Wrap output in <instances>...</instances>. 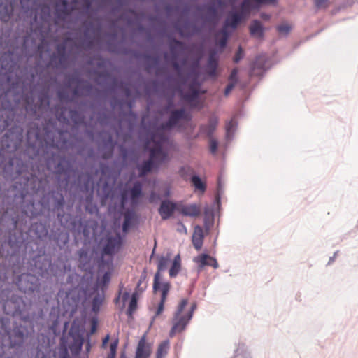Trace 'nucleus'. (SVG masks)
<instances>
[{
  "mask_svg": "<svg viewBox=\"0 0 358 358\" xmlns=\"http://www.w3.org/2000/svg\"><path fill=\"white\" fill-rule=\"evenodd\" d=\"M44 136L42 138L41 129L36 126H30L27 130V138L28 145L35 150V155H44L47 168L58 175L65 176V186L68 185L71 164L66 157L61 156L62 150L73 147L74 138L66 131L48 130L45 127Z\"/></svg>",
  "mask_w": 358,
  "mask_h": 358,
  "instance_id": "1",
  "label": "nucleus"
},
{
  "mask_svg": "<svg viewBox=\"0 0 358 358\" xmlns=\"http://www.w3.org/2000/svg\"><path fill=\"white\" fill-rule=\"evenodd\" d=\"M94 87L88 81L82 80L77 74L66 75L64 87L57 90V94L62 103H74L80 96L92 95Z\"/></svg>",
  "mask_w": 358,
  "mask_h": 358,
  "instance_id": "2",
  "label": "nucleus"
},
{
  "mask_svg": "<svg viewBox=\"0 0 358 358\" xmlns=\"http://www.w3.org/2000/svg\"><path fill=\"white\" fill-rule=\"evenodd\" d=\"M83 37L80 38L78 45L72 38L66 37L62 43L56 45V52L54 54L62 55L66 53L68 48L74 46H76L78 50H91L95 43L99 41L101 29L100 28L96 27L93 23L87 22L83 23Z\"/></svg>",
  "mask_w": 358,
  "mask_h": 358,
  "instance_id": "3",
  "label": "nucleus"
},
{
  "mask_svg": "<svg viewBox=\"0 0 358 358\" xmlns=\"http://www.w3.org/2000/svg\"><path fill=\"white\" fill-rule=\"evenodd\" d=\"M23 129L19 126H15L8 129L2 140V149L0 150V165L5 159L4 152H15L20 145L23 138Z\"/></svg>",
  "mask_w": 358,
  "mask_h": 358,
  "instance_id": "4",
  "label": "nucleus"
},
{
  "mask_svg": "<svg viewBox=\"0 0 358 358\" xmlns=\"http://www.w3.org/2000/svg\"><path fill=\"white\" fill-rule=\"evenodd\" d=\"M152 141L154 146L150 150V159L156 166H159L168 161L169 157L167 152L163 150L164 144L168 141V137L163 133L162 129H158L152 136Z\"/></svg>",
  "mask_w": 358,
  "mask_h": 358,
  "instance_id": "5",
  "label": "nucleus"
},
{
  "mask_svg": "<svg viewBox=\"0 0 358 358\" xmlns=\"http://www.w3.org/2000/svg\"><path fill=\"white\" fill-rule=\"evenodd\" d=\"M188 301L186 299L181 300L177 310L174 313L172 319V328L169 332V336L173 337L176 334L182 332L189 321L192 320L191 315H187L184 313V309L187 305Z\"/></svg>",
  "mask_w": 358,
  "mask_h": 358,
  "instance_id": "6",
  "label": "nucleus"
},
{
  "mask_svg": "<svg viewBox=\"0 0 358 358\" xmlns=\"http://www.w3.org/2000/svg\"><path fill=\"white\" fill-rule=\"evenodd\" d=\"M196 16L199 19L203 27H215L219 20L217 8L213 3H206L196 7Z\"/></svg>",
  "mask_w": 358,
  "mask_h": 358,
  "instance_id": "7",
  "label": "nucleus"
},
{
  "mask_svg": "<svg viewBox=\"0 0 358 358\" xmlns=\"http://www.w3.org/2000/svg\"><path fill=\"white\" fill-rule=\"evenodd\" d=\"M114 87L118 94H121L125 98V100H119L113 97L110 102L111 108L113 110H115L117 108L122 109L126 105L129 113L131 114L132 102L130 100L131 96V85L123 82L118 83L115 80L114 81Z\"/></svg>",
  "mask_w": 358,
  "mask_h": 358,
  "instance_id": "8",
  "label": "nucleus"
},
{
  "mask_svg": "<svg viewBox=\"0 0 358 358\" xmlns=\"http://www.w3.org/2000/svg\"><path fill=\"white\" fill-rule=\"evenodd\" d=\"M122 244V239L120 234L115 236H108L103 241V248L101 250V262L103 263V257L109 256V260L107 261L108 268L112 264L113 255L119 251Z\"/></svg>",
  "mask_w": 358,
  "mask_h": 358,
  "instance_id": "9",
  "label": "nucleus"
},
{
  "mask_svg": "<svg viewBox=\"0 0 358 358\" xmlns=\"http://www.w3.org/2000/svg\"><path fill=\"white\" fill-rule=\"evenodd\" d=\"M3 280L0 275V287H2ZM10 291L8 289H1L0 293V303L2 304L3 310L6 314L14 315L20 311V303L22 302V298L16 296H13L9 299Z\"/></svg>",
  "mask_w": 358,
  "mask_h": 358,
  "instance_id": "10",
  "label": "nucleus"
},
{
  "mask_svg": "<svg viewBox=\"0 0 358 358\" xmlns=\"http://www.w3.org/2000/svg\"><path fill=\"white\" fill-rule=\"evenodd\" d=\"M69 336L73 341L69 345V349L73 356H78L84 343L83 328L73 322L69 331Z\"/></svg>",
  "mask_w": 358,
  "mask_h": 358,
  "instance_id": "11",
  "label": "nucleus"
},
{
  "mask_svg": "<svg viewBox=\"0 0 358 358\" xmlns=\"http://www.w3.org/2000/svg\"><path fill=\"white\" fill-rule=\"evenodd\" d=\"M78 0H57L55 4V16L57 20H65L77 9Z\"/></svg>",
  "mask_w": 358,
  "mask_h": 358,
  "instance_id": "12",
  "label": "nucleus"
},
{
  "mask_svg": "<svg viewBox=\"0 0 358 358\" xmlns=\"http://www.w3.org/2000/svg\"><path fill=\"white\" fill-rule=\"evenodd\" d=\"M57 119L63 123H66L71 119L75 124H80L84 122V116L75 110H68L66 108L57 106L55 108Z\"/></svg>",
  "mask_w": 358,
  "mask_h": 358,
  "instance_id": "13",
  "label": "nucleus"
},
{
  "mask_svg": "<svg viewBox=\"0 0 358 358\" xmlns=\"http://www.w3.org/2000/svg\"><path fill=\"white\" fill-rule=\"evenodd\" d=\"M143 195V185L141 182L136 181L134 183L132 187L129 189H124L121 192V202L124 204L129 199L132 206H136L139 202V199Z\"/></svg>",
  "mask_w": 358,
  "mask_h": 358,
  "instance_id": "14",
  "label": "nucleus"
},
{
  "mask_svg": "<svg viewBox=\"0 0 358 358\" xmlns=\"http://www.w3.org/2000/svg\"><path fill=\"white\" fill-rule=\"evenodd\" d=\"M100 137L101 141L99 144V150L102 158L104 159H109L113 155L115 143L113 141V136L109 132H101Z\"/></svg>",
  "mask_w": 358,
  "mask_h": 358,
  "instance_id": "15",
  "label": "nucleus"
},
{
  "mask_svg": "<svg viewBox=\"0 0 358 358\" xmlns=\"http://www.w3.org/2000/svg\"><path fill=\"white\" fill-rule=\"evenodd\" d=\"M38 278L29 273H22L15 282L18 289L24 293L33 292L38 285Z\"/></svg>",
  "mask_w": 358,
  "mask_h": 358,
  "instance_id": "16",
  "label": "nucleus"
},
{
  "mask_svg": "<svg viewBox=\"0 0 358 358\" xmlns=\"http://www.w3.org/2000/svg\"><path fill=\"white\" fill-rule=\"evenodd\" d=\"M250 13V10H245L243 7V2L240 5V10L231 11L224 22L222 29L227 30L228 27L236 29L238 24Z\"/></svg>",
  "mask_w": 358,
  "mask_h": 358,
  "instance_id": "17",
  "label": "nucleus"
},
{
  "mask_svg": "<svg viewBox=\"0 0 358 358\" xmlns=\"http://www.w3.org/2000/svg\"><path fill=\"white\" fill-rule=\"evenodd\" d=\"M34 99L32 97L27 96L26 99L27 103V110H31L34 113H36L38 110L40 109H46L49 108L50 106V98L48 95V92L46 90H41L38 95V102L36 104L34 103Z\"/></svg>",
  "mask_w": 358,
  "mask_h": 358,
  "instance_id": "18",
  "label": "nucleus"
},
{
  "mask_svg": "<svg viewBox=\"0 0 358 358\" xmlns=\"http://www.w3.org/2000/svg\"><path fill=\"white\" fill-rule=\"evenodd\" d=\"M194 78L189 83L188 90L184 94V99L189 102L194 101L201 94H205L206 90L201 89V83L197 76L194 72Z\"/></svg>",
  "mask_w": 358,
  "mask_h": 358,
  "instance_id": "19",
  "label": "nucleus"
},
{
  "mask_svg": "<svg viewBox=\"0 0 358 358\" xmlns=\"http://www.w3.org/2000/svg\"><path fill=\"white\" fill-rule=\"evenodd\" d=\"M187 114L184 108L173 110L171 112L167 122L162 124V129L169 130L176 127L181 120H187Z\"/></svg>",
  "mask_w": 358,
  "mask_h": 358,
  "instance_id": "20",
  "label": "nucleus"
},
{
  "mask_svg": "<svg viewBox=\"0 0 358 358\" xmlns=\"http://www.w3.org/2000/svg\"><path fill=\"white\" fill-rule=\"evenodd\" d=\"M3 336H8L10 340L11 346H20L25 338L24 329L22 327H15L12 332L7 329H3Z\"/></svg>",
  "mask_w": 358,
  "mask_h": 358,
  "instance_id": "21",
  "label": "nucleus"
},
{
  "mask_svg": "<svg viewBox=\"0 0 358 358\" xmlns=\"http://www.w3.org/2000/svg\"><path fill=\"white\" fill-rule=\"evenodd\" d=\"M217 50H210L207 63L204 67L205 73L210 78H215L217 76L218 59Z\"/></svg>",
  "mask_w": 358,
  "mask_h": 358,
  "instance_id": "22",
  "label": "nucleus"
},
{
  "mask_svg": "<svg viewBox=\"0 0 358 358\" xmlns=\"http://www.w3.org/2000/svg\"><path fill=\"white\" fill-rule=\"evenodd\" d=\"M143 59L145 70L148 73H151V71L155 69L156 76L162 74L163 69L159 66L160 59L159 56H151L149 54H143Z\"/></svg>",
  "mask_w": 358,
  "mask_h": 358,
  "instance_id": "23",
  "label": "nucleus"
},
{
  "mask_svg": "<svg viewBox=\"0 0 358 358\" xmlns=\"http://www.w3.org/2000/svg\"><path fill=\"white\" fill-rule=\"evenodd\" d=\"M19 60V56L15 55L14 51L5 52L1 57V68L8 71H12Z\"/></svg>",
  "mask_w": 358,
  "mask_h": 358,
  "instance_id": "24",
  "label": "nucleus"
},
{
  "mask_svg": "<svg viewBox=\"0 0 358 358\" xmlns=\"http://www.w3.org/2000/svg\"><path fill=\"white\" fill-rule=\"evenodd\" d=\"M152 350V344L146 341L145 335H143L138 343L135 358H150Z\"/></svg>",
  "mask_w": 358,
  "mask_h": 358,
  "instance_id": "25",
  "label": "nucleus"
},
{
  "mask_svg": "<svg viewBox=\"0 0 358 358\" xmlns=\"http://www.w3.org/2000/svg\"><path fill=\"white\" fill-rule=\"evenodd\" d=\"M8 106L0 110V130L6 129L13 121L14 112L10 103L8 102Z\"/></svg>",
  "mask_w": 358,
  "mask_h": 358,
  "instance_id": "26",
  "label": "nucleus"
},
{
  "mask_svg": "<svg viewBox=\"0 0 358 358\" xmlns=\"http://www.w3.org/2000/svg\"><path fill=\"white\" fill-rule=\"evenodd\" d=\"M169 48L171 52V57H179L186 50L185 44L175 38H170Z\"/></svg>",
  "mask_w": 358,
  "mask_h": 358,
  "instance_id": "27",
  "label": "nucleus"
},
{
  "mask_svg": "<svg viewBox=\"0 0 358 358\" xmlns=\"http://www.w3.org/2000/svg\"><path fill=\"white\" fill-rule=\"evenodd\" d=\"M14 8L12 2L8 0H0V20L8 22L10 18Z\"/></svg>",
  "mask_w": 358,
  "mask_h": 358,
  "instance_id": "28",
  "label": "nucleus"
},
{
  "mask_svg": "<svg viewBox=\"0 0 358 358\" xmlns=\"http://www.w3.org/2000/svg\"><path fill=\"white\" fill-rule=\"evenodd\" d=\"M169 258L166 257H161L158 260L157 272L155 273L154 277L153 289L154 292H157L159 287V272L165 271L169 265Z\"/></svg>",
  "mask_w": 358,
  "mask_h": 358,
  "instance_id": "29",
  "label": "nucleus"
},
{
  "mask_svg": "<svg viewBox=\"0 0 358 358\" xmlns=\"http://www.w3.org/2000/svg\"><path fill=\"white\" fill-rule=\"evenodd\" d=\"M67 53L62 55L52 54L50 57V61L48 66L55 68H65L67 65Z\"/></svg>",
  "mask_w": 358,
  "mask_h": 358,
  "instance_id": "30",
  "label": "nucleus"
},
{
  "mask_svg": "<svg viewBox=\"0 0 358 358\" xmlns=\"http://www.w3.org/2000/svg\"><path fill=\"white\" fill-rule=\"evenodd\" d=\"M175 209L176 204L174 203L165 200L161 203L159 213L163 220H167L172 215Z\"/></svg>",
  "mask_w": 358,
  "mask_h": 358,
  "instance_id": "31",
  "label": "nucleus"
},
{
  "mask_svg": "<svg viewBox=\"0 0 358 358\" xmlns=\"http://www.w3.org/2000/svg\"><path fill=\"white\" fill-rule=\"evenodd\" d=\"M276 0H243V7L244 9L250 10V11L254 9L259 8L262 5L274 4Z\"/></svg>",
  "mask_w": 358,
  "mask_h": 358,
  "instance_id": "32",
  "label": "nucleus"
},
{
  "mask_svg": "<svg viewBox=\"0 0 358 358\" xmlns=\"http://www.w3.org/2000/svg\"><path fill=\"white\" fill-rule=\"evenodd\" d=\"M38 15L42 22H49L51 18V10L50 8L45 4L41 5L38 7L37 12L35 13L34 18V21L37 20Z\"/></svg>",
  "mask_w": 358,
  "mask_h": 358,
  "instance_id": "33",
  "label": "nucleus"
},
{
  "mask_svg": "<svg viewBox=\"0 0 358 358\" xmlns=\"http://www.w3.org/2000/svg\"><path fill=\"white\" fill-rule=\"evenodd\" d=\"M203 238L204 235L202 228L199 225L196 226L192 235V244L196 250H199L201 248Z\"/></svg>",
  "mask_w": 358,
  "mask_h": 358,
  "instance_id": "34",
  "label": "nucleus"
},
{
  "mask_svg": "<svg viewBox=\"0 0 358 358\" xmlns=\"http://www.w3.org/2000/svg\"><path fill=\"white\" fill-rule=\"evenodd\" d=\"M249 29L250 35L253 37L260 38L264 36V27L262 22L258 20H254L252 21Z\"/></svg>",
  "mask_w": 358,
  "mask_h": 358,
  "instance_id": "35",
  "label": "nucleus"
},
{
  "mask_svg": "<svg viewBox=\"0 0 358 358\" xmlns=\"http://www.w3.org/2000/svg\"><path fill=\"white\" fill-rule=\"evenodd\" d=\"M231 358H253L250 348L243 343H240L234 350Z\"/></svg>",
  "mask_w": 358,
  "mask_h": 358,
  "instance_id": "36",
  "label": "nucleus"
},
{
  "mask_svg": "<svg viewBox=\"0 0 358 358\" xmlns=\"http://www.w3.org/2000/svg\"><path fill=\"white\" fill-rule=\"evenodd\" d=\"M217 125V119L212 117L210 119L207 124H203L200 127L199 132L201 134H205L208 136H212Z\"/></svg>",
  "mask_w": 358,
  "mask_h": 358,
  "instance_id": "37",
  "label": "nucleus"
},
{
  "mask_svg": "<svg viewBox=\"0 0 358 358\" xmlns=\"http://www.w3.org/2000/svg\"><path fill=\"white\" fill-rule=\"evenodd\" d=\"M98 119L101 125H110L113 132H115L116 134L119 136L118 131L115 128H113L114 122H116V120L111 114L107 115L105 113H100Z\"/></svg>",
  "mask_w": 358,
  "mask_h": 358,
  "instance_id": "38",
  "label": "nucleus"
},
{
  "mask_svg": "<svg viewBox=\"0 0 358 358\" xmlns=\"http://www.w3.org/2000/svg\"><path fill=\"white\" fill-rule=\"evenodd\" d=\"M180 211L183 215L189 217H196L200 214V209L196 204L183 206Z\"/></svg>",
  "mask_w": 358,
  "mask_h": 358,
  "instance_id": "39",
  "label": "nucleus"
},
{
  "mask_svg": "<svg viewBox=\"0 0 358 358\" xmlns=\"http://www.w3.org/2000/svg\"><path fill=\"white\" fill-rule=\"evenodd\" d=\"M214 224L213 209L206 207L204 210V227L207 231H210Z\"/></svg>",
  "mask_w": 358,
  "mask_h": 358,
  "instance_id": "40",
  "label": "nucleus"
},
{
  "mask_svg": "<svg viewBox=\"0 0 358 358\" xmlns=\"http://www.w3.org/2000/svg\"><path fill=\"white\" fill-rule=\"evenodd\" d=\"M170 348V342L165 340L160 343L157 347L155 358H166Z\"/></svg>",
  "mask_w": 358,
  "mask_h": 358,
  "instance_id": "41",
  "label": "nucleus"
},
{
  "mask_svg": "<svg viewBox=\"0 0 358 358\" xmlns=\"http://www.w3.org/2000/svg\"><path fill=\"white\" fill-rule=\"evenodd\" d=\"M152 159L150 158L144 161L141 164L138 165L137 169L139 171V177H143L150 172L154 166Z\"/></svg>",
  "mask_w": 358,
  "mask_h": 358,
  "instance_id": "42",
  "label": "nucleus"
},
{
  "mask_svg": "<svg viewBox=\"0 0 358 358\" xmlns=\"http://www.w3.org/2000/svg\"><path fill=\"white\" fill-rule=\"evenodd\" d=\"M237 129V122L234 119L231 120L226 124V140L231 141Z\"/></svg>",
  "mask_w": 358,
  "mask_h": 358,
  "instance_id": "43",
  "label": "nucleus"
},
{
  "mask_svg": "<svg viewBox=\"0 0 358 358\" xmlns=\"http://www.w3.org/2000/svg\"><path fill=\"white\" fill-rule=\"evenodd\" d=\"M180 270V257L178 255L174 257L171 267L169 270V275L171 277H176Z\"/></svg>",
  "mask_w": 358,
  "mask_h": 358,
  "instance_id": "44",
  "label": "nucleus"
},
{
  "mask_svg": "<svg viewBox=\"0 0 358 358\" xmlns=\"http://www.w3.org/2000/svg\"><path fill=\"white\" fill-rule=\"evenodd\" d=\"M228 37H229V34L227 33V30H226L225 29H222L220 32L218 33L216 36V38H217L216 43L221 48H224L227 44Z\"/></svg>",
  "mask_w": 358,
  "mask_h": 358,
  "instance_id": "45",
  "label": "nucleus"
},
{
  "mask_svg": "<svg viewBox=\"0 0 358 358\" xmlns=\"http://www.w3.org/2000/svg\"><path fill=\"white\" fill-rule=\"evenodd\" d=\"M191 182L196 189L199 190L201 192H205L206 188V185L199 176L196 175L193 176L191 178Z\"/></svg>",
  "mask_w": 358,
  "mask_h": 358,
  "instance_id": "46",
  "label": "nucleus"
},
{
  "mask_svg": "<svg viewBox=\"0 0 358 358\" xmlns=\"http://www.w3.org/2000/svg\"><path fill=\"white\" fill-rule=\"evenodd\" d=\"M266 69V57L264 55L257 56L252 64L253 71L255 69L265 70Z\"/></svg>",
  "mask_w": 358,
  "mask_h": 358,
  "instance_id": "47",
  "label": "nucleus"
},
{
  "mask_svg": "<svg viewBox=\"0 0 358 358\" xmlns=\"http://www.w3.org/2000/svg\"><path fill=\"white\" fill-rule=\"evenodd\" d=\"M178 57H171L170 63L172 65L174 70L177 72L178 76L181 79V81L182 83H186L187 80V79L182 78V66L178 62Z\"/></svg>",
  "mask_w": 358,
  "mask_h": 358,
  "instance_id": "48",
  "label": "nucleus"
},
{
  "mask_svg": "<svg viewBox=\"0 0 358 358\" xmlns=\"http://www.w3.org/2000/svg\"><path fill=\"white\" fill-rule=\"evenodd\" d=\"M52 198L54 199V207L55 209H60L64 204V199L63 194L59 192H53Z\"/></svg>",
  "mask_w": 358,
  "mask_h": 358,
  "instance_id": "49",
  "label": "nucleus"
},
{
  "mask_svg": "<svg viewBox=\"0 0 358 358\" xmlns=\"http://www.w3.org/2000/svg\"><path fill=\"white\" fill-rule=\"evenodd\" d=\"M103 301V296L100 294H97L92 300V310L94 313L99 311L100 307L102 305Z\"/></svg>",
  "mask_w": 358,
  "mask_h": 358,
  "instance_id": "50",
  "label": "nucleus"
},
{
  "mask_svg": "<svg viewBox=\"0 0 358 358\" xmlns=\"http://www.w3.org/2000/svg\"><path fill=\"white\" fill-rule=\"evenodd\" d=\"M210 256L207 254H201L194 259V261L199 264V269H202L207 266V262L210 261Z\"/></svg>",
  "mask_w": 358,
  "mask_h": 358,
  "instance_id": "51",
  "label": "nucleus"
},
{
  "mask_svg": "<svg viewBox=\"0 0 358 358\" xmlns=\"http://www.w3.org/2000/svg\"><path fill=\"white\" fill-rule=\"evenodd\" d=\"M133 218V214L130 212H127L124 215V219L122 224V231L127 232L131 224V220Z\"/></svg>",
  "mask_w": 358,
  "mask_h": 358,
  "instance_id": "52",
  "label": "nucleus"
},
{
  "mask_svg": "<svg viewBox=\"0 0 358 358\" xmlns=\"http://www.w3.org/2000/svg\"><path fill=\"white\" fill-rule=\"evenodd\" d=\"M170 288H171V285H170L169 282H166L159 284V287L157 290H159V289H161V290H162V295H161V299H160L161 301H166L168 293L170 290Z\"/></svg>",
  "mask_w": 358,
  "mask_h": 358,
  "instance_id": "53",
  "label": "nucleus"
},
{
  "mask_svg": "<svg viewBox=\"0 0 358 358\" xmlns=\"http://www.w3.org/2000/svg\"><path fill=\"white\" fill-rule=\"evenodd\" d=\"M137 306V299L136 293H134L131 296V299L130 300L129 308L127 309V314L129 315H132L134 311L136 310Z\"/></svg>",
  "mask_w": 358,
  "mask_h": 358,
  "instance_id": "54",
  "label": "nucleus"
},
{
  "mask_svg": "<svg viewBox=\"0 0 358 358\" xmlns=\"http://www.w3.org/2000/svg\"><path fill=\"white\" fill-rule=\"evenodd\" d=\"M33 227L36 229V234L39 238L45 236L48 234L45 226L42 224H35Z\"/></svg>",
  "mask_w": 358,
  "mask_h": 358,
  "instance_id": "55",
  "label": "nucleus"
},
{
  "mask_svg": "<svg viewBox=\"0 0 358 358\" xmlns=\"http://www.w3.org/2000/svg\"><path fill=\"white\" fill-rule=\"evenodd\" d=\"M118 345V340L114 341L110 345V353L107 358H115L116 355V350Z\"/></svg>",
  "mask_w": 358,
  "mask_h": 358,
  "instance_id": "56",
  "label": "nucleus"
},
{
  "mask_svg": "<svg viewBox=\"0 0 358 358\" xmlns=\"http://www.w3.org/2000/svg\"><path fill=\"white\" fill-rule=\"evenodd\" d=\"M238 82V69H234L229 77V83L236 84Z\"/></svg>",
  "mask_w": 358,
  "mask_h": 358,
  "instance_id": "57",
  "label": "nucleus"
},
{
  "mask_svg": "<svg viewBox=\"0 0 358 358\" xmlns=\"http://www.w3.org/2000/svg\"><path fill=\"white\" fill-rule=\"evenodd\" d=\"M290 26L287 24H282L278 27V31L282 34H287L290 31Z\"/></svg>",
  "mask_w": 358,
  "mask_h": 358,
  "instance_id": "58",
  "label": "nucleus"
},
{
  "mask_svg": "<svg viewBox=\"0 0 358 358\" xmlns=\"http://www.w3.org/2000/svg\"><path fill=\"white\" fill-rule=\"evenodd\" d=\"M92 0H83L82 7L85 13H89L92 8Z\"/></svg>",
  "mask_w": 358,
  "mask_h": 358,
  "instance_id": "59",
  "label": "nucleus"
},
{
  "mask_svg": "<svg viewBox=\"0 0 358 358\" xmlns=\"http://www.w3.org/2000/svg\"><path fill=\"white\" fill-rule=\"evenodd\" d=\"M20 4L23 9L29 10L30 9L32 8V2L31 0H20Z\"/></svg>",
  "mask_w": 358,
  "mask_h": 358,
  "instance_id": "60",
  "label": "nucleus"
},
{
  "mask_svg": "<svg viewBox=\"0 0 358 358\" xmlns=\"http://www.w3.org/2000/svg\"><path fill=\"white\" fill-rule=\"evenodd\" d=\"M243 57V50L241 46L238 47V51L234 58V61L238 63Z\"/></svg>",
  "mask_w": 358,
  "mask_h": 358,
  "instance_id": "61",
  "label": "nucleus"
},
{
  "mask_svg": "<svg viewBox=\"0 0 358 358\" xmlns=\"http://www.w3.org/2000/svg\"><path fill=\"white\" fill-rule=\"evenodd\" d=\"M110 280V273L108 271L105 272L101 280V283L103 285L108 284Z\"/></svg>",
  "mask_w": 358,
  "mask_h": 358,
  "instance_id": "62",
  "label": "nucleus"
},
{
  "mask_svg": "<svg viewBox=\"0 0 358 358\" xmlns=\"http://www.w3.org/2000/svg\"><path fill=\"white\" fill-rule=\"evenodd\" d=\"M217 149V141L215 139L210 140V150L214 154L216 152Z\"/></svg>",
  "mask_w": 358,
  "mask_h": 358,
  "instance_id": "63",
  "label": "nucleus"
},
{
  "mask_svg": "<svg viewBox=\"0 0 358 358\" xmlns=\"http://www.w3.org/2000/svg\"><path fill=\"white\" fill-rule=\"evenodd\" d=\"M164 303L165 301H161L160 300V302L158 305V307L157 308V310L155 312V317H153V319L156 317V316H158L164 310Z\"/></svg>",
  "mask_w": 358,
  "mask_h": 358,
  "instance_id": "64",
  "label": "nucleus"
}]
</instances>
